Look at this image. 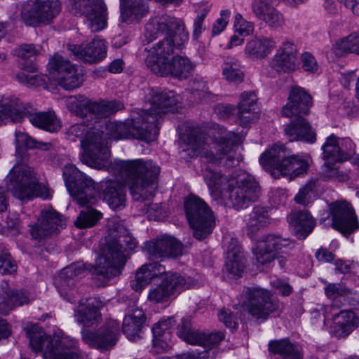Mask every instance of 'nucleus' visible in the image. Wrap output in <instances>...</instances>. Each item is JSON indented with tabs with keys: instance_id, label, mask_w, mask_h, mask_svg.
<instances>
[{
	"instance_id": "1",
	"label": "nucleus",
	"mask_w": 359,
	"mask_h": 359,
	"mask_svg": "<svg viewBox=\"0 0 359 359\" xmlns=\"http://www.w3.org/2000/svg\"><path fill=\"white\" fill-rule=\"evenodd\" d=\"M103 133L98 129L90 128L81 140L84 150L83 162L98 170L110 168L124 179L132 195L137 201L149 200L154 196L156 182L160 168L152 161L142 159H116L109 163L110 156Z\"/></svg>"
},
{
	"instance_id": "2",
	"label": "nucleus",
	"mask_w": 359,
	"mask_h": 359,
	"mask_svg": "<svg viewBox=\"0 0 359 359\" xmlns=\"http://www.w3.org/2000/svg\"><path fill=\"white\" fill-rule=\"evenodd\" d=\"M147 98L150 103L149 110L137 109L132 118L125 122L110 121L106 123L107 135L118 140L135 138L151 142L158 134L159 118L167 112H175L180 107V96L173 91L151 89Z\"/></svg>"
},
{
	"instance_id": "3",
	"label": "nucleus",
	"mask_w": 359,
	"mask_h": 359,
	"mask_svg": "<svg viewBox=\"0 0 359 359\" xmlns=\"http://www.w3.org/2000/svg\"><path fill=\"white\" fill-rule=\"evenodd\" d=\"M15 142L17 163L6 177L8 191L20 200L32 197L50 198L51 194L48 188L38 183L32 168L27 164L29 156L23 146L27 149L48 151L53 148V144L39 142L22 132L15 133Z\"/></svg>"
},
{
	"instance_id": "4",
	"label": "nucleus",
	"mask_w": 359,
	"mask_h": 359,
	"mask_svg": "<svg viewBox=\"0 0 359 359\" xmlns=\"http://www.w3.org/2000/svg\"><path fill=\"white\" fill-rule=\"evenodd\" d=\"M137 243L119 224L109 229L108 235L101 241L100 253L95 266L89 269L94 279L104 285L108 280L119 276L126 262L124 249H134Z\"/></svg>"
},
{
	"instance_id": "5",
	"label": "nucleus",
	"mask_w": 359,
	"mask_h": 359,
	"mask_svg": "<svg viewBox=\"0 0 359 359\" xmlns=\"http://www.w3.org/2000/svg\"><path fill=\"white\" fill-rule=\"evenodd\" d=\"M184 29L182 20L175 17L163 15L151 19L145 25L144 37L148 43L165 34V38L148 50L146 65L154 74L156 67L164 66L174 53V50L180 43L176 42L177 31Z\"/></svg>"
},
{
	"instance_id": "6",
	"label": "nucleus",
	"mask_w": 359,
	"mask_h": 359,
	"mask_svg": "<svg viewBox=\"0 0 359 359\" xmlns=\"http://www.w3.org/2000/svg\"><path fill=\"white\" fill-rule=\"evenodd\" d=\"M62 174L71 196L80 206H86L75 221L76 226L80 229L94 226L102 217L101 212L90 207L97 201L98 192L95 182L72 164L65 166Z\"/></svg>"
},
{
	"instance_id": "7",
	"label": "nucleus",
	"mask_w": 359,
	"mask_h": 359,
	"mask_svg": "<svg viewBox=\"0 0 359 359\" xmlns=\"http://www.w3.org/2000/svg\"><path fill=\"white\" fill-rule=\"evenodd\" d=\"M241 137L229 132L219 140L211 145L207 144L204 133L193 130L187 138L188 155L191 157L201 156L206 159L207 163L223 165L228 168L236 166L240 158L235 152L234 148L241 142Z\"/></svg>"
},
{
	"instance_id": "8",
	"label": "nucleus",
	"mask_w": 359,
	"mask_h": 359,
	"mask_svg": "<svg viewBox=\"0 0 359 359\" xmlns=\"http://www.w3.org/2000/svg\"><path fill=\"white\" fill-rule=\"evenodd\" d=\"M263 168L274 178L288 177L292 180L306 172L309 165L284 145L275 144L259 158Z\"/></svg>"
},
{
	"instance_id": "9",
	"label": "nucleus",
	"mask_w": 359,
	"mask_h": 359,
	"mask_svg": "<svg viewBox=\"0 0 359 359\" xmlns=\"http://www.w3.org/2000/svg\"><path fill=\"white\" fill-rule=\"evenodd\" d=\"M25 330L34 351L38 352L44 348L45 359H79L73 351L77 346L76 339L69 337L60 339H51L36 325H27Z\"/></svg>"
},
{
	"instance_id": "10",
	"label": "nucleus",
	"mask_w": 359,
	"mask_h": 359,
	"mask_svg": "<svg viewBox=\"0 0 359 359\" xmlns=\"http://www.w3.org/2000/svg\"><path fill=\"white\" fill-rule=\"evenodd\" d=\"M66 107L73 114L82 118L90 119L102 118L123 108L120 101L94 102L82 95L65 98Z\"/></svg>"
},
{
	"instance_id": "11",
	"label": "nucleus",
	"mask_w": 359,
	"mask_h": 359,
	"mask_svg": "<svg viewBox=\"0 0 359 359\" xmlns=\"http://www.w3.org/2000/svg\"><path fill=\"white\" fill-rule=\"evenodd\" d=\"M187 218L194 230V236L202 240L210 235L215 226L213 213L201 198L190 195L184 201Z\"/></svg>"
},
{
	"instance_id": "12",
	"label": "nucleus",
	"mask_w": 359,
	"mask_h": 359,
	"mask_svg": "<svg viewBox=\"0 0 359 359\" xmlns=\"http://www.w3.org/2000/svg\"><path fill=\"white\" fill-rule=\"evenodd\" d=\"M243 309L256 320L264 321L278 309V304L273 302L270 293L263 289L248 287L241 296Z\"/></svg>"
},
{
	"instance_id": "13",
	"label": "nucleus",
	"mask_w": 359,
	"mask_h": 359,
	"mask_svg": "<svg viewBox=\"0 0 359 359\" xmlns=\"http://www.w3.org/2000/svg\"><path fill=\"white\" fill-rule=\"evenodd\" d=\"M228 200L236 210L248 208L258 200L260 187L255 178L250 175H243L229 183Z\"/></svg>"
},
{
	"instance_id": "14",
	"label": "nucleus",
	"mask_w": 359,
	"mask_h": 359,
	"mask_svg": "<svg viewBox=\"0 0 359 359\" xmlns=\"http://www.w3.org/2000/svg\"><path fill=\"white\" fill-rule=\"evenodd\" d=\"M61 11L59 0H33L22 4L21 16L26 24H48Z\"/></svg>"
},
{
	"instance_id": "15",
	"label": "nucleus",
	"mask_w": 359,
	"mask_h": 359,
	"mask_svg": "<svg viewBox=\"0 0 359 359\" xmlns=\"http://www.w3.org/2000/svg\"><path fill=\"white\" fill-rule=\"evenodd\" d=\"M69 8L75 15L86 16L93 32H99L107 25V6L102 0H69Z\"/></svg>"
},
{
	"instance_id": "16",
	"label": "nucleus",
	"mask_w": 359,
	"mask_h": 359,
	"mask_svg": "<svg viewBox=\"0 0 359 359\" xmlns=\"http://www.w3.org/2000/svg\"><path fill=\"white\" fill-rule=\"evenodd\" d=\"M81 334L83 341L90 346L108 350L114 346L118 341L119 325L116 320H110L96 332L82 329Z\"/></svg>"
},
{
	"instance_id": "17",
	"label": "nucleus",
	"mask_w": 359,
	"mask_h": 359,
	"mask_svg": "<svg viewBox=\"0 0 359 359\" xmlns=\"http://www.w3.org/2000/svg\"><path fill=\"white\" fill-rule=\"evenodd\" d=\"M294 246V243L290 238L277 234H268L259 241L255 254L259 264H266L277 258L278 252H284Z\"/></svg>"
},
{
	"instance_id": "18",
	"label": "nucleus",
	"mask_w": 359,
	"mask_h": 359,
	"mask_svg": "<svg viewBox=\"0 0 359 359\" xmlns=\"http://www.w3.org/2000/svg\"><path fill=\"white\" fill-rule=\"evenodd\" d=\"M66 226L64 217L53 209L43 210L37 222L32 226L30 233L35 240L41 241L57 233Z\"/></svg>"
},
{
	"instance_id": "19",
	"label": "nucleus",
	"mask_w": 359,
	"mask_h": 359,
	"mask_svg": "<svg viewBox=\"0 0 359 359\" xmlns=\"http://www.w3.org/2000/svg\"><path fill=\"white\" fill-rule=\"evenodd\" d=\"M332 226L343 235L351 234L359 226L353 209L346 201H335L330 205Z\"/></svg>"
},
{
	"instance_id": "20",
	"label": "nucleus",
	"mask_w": 359,
	"mask_h": 359,
	"mask_svg": "<svg viewBox=\"0 0 359 359\" xmlns=\"http://www.w3.org/2000/svg\"><path fill=\"white\" fill-rule=\"evenodd\" d=\"M178 335L189 344L199 345L208 350L217 346L224 339L222 332L205 333L192 329L187 320H183L179 325Z\"/></svg>"
},
{
	"instance_id": "21",
	"label": "nucleus",
	"mask_w": 359,
	"mask_h": 359,
	"mask_svg": "<svg viewBox=\"0 0 359 359\" xmlns=\"http://www.w3.org/2000/svg\"><path fill=\"white\" fill-rule=\"evenodd\" d=\"M146 251L155 258L177 257L182 255V243L171 236H164L144 245Z\"/></svg>"
},
{
	"instance_id": "22",
	"label": "nucleus",
	"mask_w": 359,
	"mask_h": 359,
	"mask_svg": "<svg viewBox=\"0 0 359 359\" xmlns=\"http://www.w3.org/2000/svg\"><path fill=\"white\" fill-rule=\"evenodd\" d=\"M311 106V96L304 88L294 86L290 91L287 103L282 109V114L286 117L308 114Z\"/></svg>"
},
{
	"instance_id": "23",
	"label": "nucleus",
	"mask_w": 359,
	"mask_h": 359,
	"mask_svg": "<svg viewBox=\"0 0 359 359\" xmlns=\"http://www.w3.org/2000/svg\"><path fill=\"white\" fill-rule=\"evenodd\" d=\"M297 53V46L292 41H284L271 60V67L279 73L293 72L296 67Z\"/></svg>"
},
{
	"instance_id": "24",
	"label": "nucleus",
	"mask_w": 359,
	"mask_h": 359,
	"mask_svg": "<svg viewBox=\"0 0 359 359\" xmlns=\"http://www.w3.org/2000/svg\"><path fill=\"white\" fill-rule=\"evenodd\" d=\"M85 265L81 262L74 263L64 268L55 280V285L60 295L70 300L75 285V278L85 272Z\"/></svg>"
},
{
	"instance_id": "25",
	"label": "nucleus",
	"mask_w": 359,
	"mask_h": 359,
	"mask_svg": "<svg viewBox=\"0 0 359 359\" xmlns=\"http://www.w3.org/2000/svg\"><path fill=\"white\" fill-rule=\"evenodd\" d=\"M69 50L81 60L89 63L100 62L107 55L106 42L100 39H94L84 47L82 46L69 45Z\"/></svg>"
},
{
	"instance_id": "26",
	"label": "nucleus",
	"mask_w": 359,
	"mask_h": 359,
	"mask_svg": "<svg viewBox=\"0 0 359 359\" xmlns=\"http://www.w3.org/2000/svg\"><path fill=\"white\" fill-rule=\"evenodd\" d=\"M293 119L285 127V134L290 141H305L313 143L316 141V133L310 123L301 114L293 116Z\"/></svg>"
},
{
	"instance_id": "27",
	"label": "nucleus",
	"mask_w": 359,
	"mask_h": 359,
	"mask_svg": "<svg viewBox=\"0 0 359 359\" xmlns=\"http://www.w3.org/2000/svg\"><path fill=\"white\" fill-rule=\"evenodd\" d=\"M226 261L225 270L233 278L241 276L245 266V258L241 247L235 238H231L226 246Z\"/></svg>"
},
{
	"instance_id": "28",
	"label": "nucleus",
	"mask_w": 359,
	"mask_h": 359,
	"mask_svg": "<svg viewBox=\"0 0 359 359\" xmlns=\"http://www.w3.org/2000/svg\"><path fill=\"white\" fill-rule=\"evenodd\" d=\"M103 200L113 210L121 209L126 205V192L123 183L118 180H107L101 182Z\"/></svg>"
},
{
	"instance_id": "29",
	"label": "nucleus",
	"mask_w": 359,
	"mask_h": 359,
	"mask_svg": "<svg viewBox=\"0 0 359 359\" xmlns=\"http://www.w3.org/2000/svg\"><path fill=\"white\" fill-rule=\"evenodd\" d=\"M194 68V65L188 57L176 55L162 66L161 68L156 67L155 74L161 76H172L180 79H187Z\"/></svg>"
},
{
	"instance_id": "30",
	"label": "nucleus",
	"mask_w": 359,
	"mask_h": 359,
	"mask_svg": "<svg viewBox=\"0 0 359 359\" xmlns=\"http://www.w3.org/2000/svg\"><path fill=\"white\" fill-rule=\"evenodd\" d=\"M276 46L273 37L255 36L250 39L245 48V54L252 60H262L268 57Z\"/></svg>"
},
{
	"instance_id": "31",
	"label": "nucleus",
	"mask_w": 359,
	"mask_h": 359,
	"mask_svg": "<svg viewBox=\"0 0 359 359\" xmlns=\"http://www.w3.org/2000/svg\"><path fill=\"white\" fill-rule=\"evenodd\" d=\"M287 221L292 233L299 239H305L315 226L313 218L306 210L292 212Z\"/></svg>"
},
{
	"instance_id": "32",
	"label": "nucleus",
	"mask_w": 359,
	"mask_h": 359,
	"mask_svg": "<svg viewBox=\"0 0 359 359\" xmlns=\"http://www.w3.org/2000/svg\"><path fill=\"white\" fill-rule=\"evenodd\" d=\"M148 12V0H121V19L123 22L138 23Z\"/></svg>"
},
{
	"instance_id": "33",
	"label": "nucleus",
	"mask_w": 359,
	"mask_h": 359,
	"mask_svg": "<svg viewBox=\"0 0 359 359\" xmlns=\"http://www.w3.org/2000/svg\"><path fill=\"white\" fill-rule=\"evenodd\" d=\"M74 316L75 320L83 325L82 329H88L90 327L97 325L101 319L99 308L91 299L80 302L74 309Z\"/></svg>"
},
{
	"instance_id": "34",
	"label": "nucleus",
	"mask_w": 359,
	"mask_h": 359,
	"mask_svg": "<svg viewBox=\"0 0 359 359\" xmlns=\"http://www.w3.org/2000/svg\"><path fill=\"white\" fill-rule=\"evenodd\" d=\"M165 273V268L158 263L142 265L136 272L135 278L131 281V287L140 291L156 278Z\"/></svg>"
},
{
	"instance_id": "35",
	"label": "nucleus",
	"mask_w": 359,
	"mask_h": 359,
	"mask_svg": "<svg viewBox=\"0 0 359 359\" xmlns=\"http://www.w3.org/2000/svg\"><path fill=\"white\" fill-rule=\"evenodd\" d=\"M27 111L18 98L0 97V120L21 122Z\"/></svg>"
},
{
	"instance_id": "36",
	"label": "nucleus",
	"mask_w": 359,
	"mask_h": 359,
	"mask_svg": "<svg viewBox=\"0 0 359 359\" xmlns=\"http://www.w3.org/2000/svg\"><path fill=\"white\" fill-rule=\"evenodd\" d=\"M203 172L212 197L215 200L219 198L223 191L229 189V183L231 180L214 170L208 165L204 166Z\"/></svg>"
},
{
	"instance_id": "37",
	"label": "nucleus",
	"mask_w": 359,
	"mask_h": 359,
	"mask_svg": "<svg viewBox=\"0 0 359 359\" xmlns=\"http://www.w3.org/2000/svg\"><path fill=\"white\" fill-rule=\"evenodd\" d=\"M3 301L0 302V313L7 314L11 310L23 304H29V294L25 290H17L6 286L1 293Z\"/></svg>"
},
{
	"instance_id": "38",
	"label": "nucleus",
	"mask_w": 359,
	"mask_h": 359,
	"mask_svg": "<svg viewBox=\"0 0 359 359\" xmlns=\"http://www.w3.org/2000/svg\"><path fill=\"white\" fill-rule=\"evenodd\" d=\"M145 315L141 309L136 308L126 315L123 322V332L130 340L139 338V334L145 323Z\"/></svg>"
},
{
	"instance_id": "39",
	"label": "nucleus",
	"mask_w": 359,
	"mask_h": 359,
	"mask_svg": "<svg viewBox=\"0 0 359 359\" xmlns=\"http://www.w3.org/2000/svg\"><path fill=\"white\" fill-rule=\"evenodd\" d=\"M269 350L273 353L271 359H302L303 355L297 346L288 339L271 341Z\"/></svg>"
},
{
	"instance_id": "40",
	"label": "nucleus",
	"mask_w": 359,
	"mask_h": 359,
	"mask_svg": "<svg viewBox=\"0 0 359 359\" xmlns=\"http://www.w3.org/2000/svg\"><path fill=\"white\" fill-rule=\"evenodd\" d=\"M334 332L336 337L347 336L359 326V318L351 311H342L334 318Z\"/></svg>"
},
{
	"instance_id": "41",
	"label": "nucleus",
	"mask_w": 359,
	"mask_h": 359,
	"mask_svg": "<svg viewBox=\"0 0 359 359\" xmlns=\"http://www.w3.org/2000/svg\"><path fill=\"white\" fill-rule=\"evenodd\" d=\"M160 278L171 296L175 292L190 288L194 284V280L190 277L185 278L177 273L170 271H165V273L160 276Z\"/></svg>"
},
{
	"instance_id": "42",
	"label": "nucleus",
	"mask_w": 359,
	"mask_h": 359,
	"mask_svg": "<svg viewBox=\"0 0 359 359\" xmlns=\"http://www.w3.org/2000/svg\"><path fill=\"white\" fill-rule=\"evenodd\" d=\"M269 223V217L266 208L255 206L249 215L246 224L247 234L252 238L262 228Z\"/></svg>"
},
{
	"instance_id": "43",
	"label": "nucleus",
	"mask_w": 359,
	"mask_h": 359,
	"mask_svg": "<svg viewBox=\"0 0 359 359\" xmlns=\"http://www.w3.org/2000/svg\"><path fill=\"white\" fill-rule=\"evenodd\" d=\"M29 121L35 126L49 132H56L60 128V123L53 111L39 112L31 114Z\"/></svg>"
},
{
	"instance_id": "44",
	"label": "nucleus",
	"mask_w": 359,
	"mask_h": 359,
	"mask_svg": "<svg viewBox=\"0 0 359 359\" xmlns=\"http://www.w3.org/2000/svg\"><path fill=\"white\" fill-rule=\"evenodd\" d=\"M333 50L337 56L349 53L359 55V32L352 33L337 41L333 47Z\"/></svg>"
},
{
	"instance_id": "45",
	"label": "nucleus",
	"mask_w": 359,
	"mask_h": 359,
	"mask_svg": "<svg viewBox=\"0 0 359 359\" xmlns=\"http://www.w3.org/2000/svg\"><path fill=\"white\" fill-rule=\"evenodd\" d=\"M48 67L50 73L56 80L70 71L71 69L76 67L75 65L72 64L67 59L64 58L58 54H55L50 59Z\"/></svg>"
},
{
	"instance_id": "46",
	"label": "nucleus",
	"mask_w": 359,
	"mask_h": 359,
	"mask_svg": "<svg viewBox=\"0 0 359 359\" xmlns=\"http://www.w3.org/2000/svg\"><path fill=\"white\" fill-rule=\"evenodd\" d=\"M339 139L334 135H331L327 139L322 147L323 158L327 162H340V148Z\"/></svg>"
},
{
	"instance_id": "47",
	"label": "nucleus",
	"mask_w": 359,
	"mask_h": 359,
	"mask_svg": "<svg viewBox=\"0 0 359 359\" xmlns=\"http://www.w3.org/2000/svg\"><path fill=\"white\" fill-rule=\"evenodd\" d=\"M337 162L325 161L322 167L321 177L325 180L345 182L348 180V174L340 167L336 166Z\"/></svg>"
},
{
	"instance_id": "48",
	"label": "nucleus",
	"mask_w": 359,
	"mask_h": 359,
	"mask_svg": "<svg viewBox=\"0 0 359 359\" xmlns=\"http://www.w3.org/2000/svg\"><path fill=\"white\" fill-rule=\"evenodd\" d=\"M57 82L64 89L71 90L79 87L83 83V79L75 67L58 78Z\"/></svg>"
},
{
	"instance_id": "49",
	"label": "nucleus",
	"mask_w": 359,
	"mask_h": 359,
	"mask_svg": "<svg viewBox=\"0 0 359 359\" xmlns=\"http://www.w3.org/2000/svg\"><path fill=\"white\" fill-rule=\"evenodd\" d=\"M318 180H310L299 190L294 196V201L298 204L306 205L309 204L312 196L316 191Z\"/></svg>"
},
{
	"instance_id": "50",
	"label": "nucleus",
	"mask_w": 359,
	"mask_h": 359,
	"mask_svg": "<svg viewBox=\"0 0 359 359\" xmlns=\"http://www.w3.org/2000/svg\"><path fill=\"white\" fill-rule=\"evenodd\" d=\"M0 272L1 273H12L17 270V265L13 260L8 251L0 245Z\"/></svg>"
},
{
	"instance_id": "51",
	"label": "nucleus",
	"mask_w": 359,
	"mask_h": 359,
	"mask_svg": "<svg viewBox=\"0 0 359 359\" xmlns=\"http://www.w3.org/2000/svg\"><path fill=\"white\" fill-rule=\"evenodd\" d=\"M170 297L166 287L161 283L149 290L147 298L149 301L154 303H161L167 302Z\"/></svg>"
},
{
	"instance_id": "52",
	"label": "nucleus",
	"mask_w": 359,
	"mask_h": 359,
	"mask_svg": "<svg viewBox=\"0 0 359 359\" xmlns=\"http://www.w3.org/2000/svg\"><path fill=\"white\" fill-rule=\"evenodd\" d=\"M41 48L39 46L33 44H22L14 50V54L22 60H26L40 55L41 53Z\"/></svg>"
},
{
	"instance_id": "53",
	"label": "nucleus",
	"mask_w": 359,
	"mask_h": 359,
	"mask_svg": "<svg viewBox=\"0 0 359 359\" xmlns=\"http://www.w3.org/2000/svg\"><path fill=\"white\" fill-rule=\"evenodd\" d=\"M326 296L332 301L350 293L348 289L341 284L329 283L325 288Z\"/></svg>"
},
{
	"instance_id": "54",
	"label": "nucleus",
	"mask_w": 359,
	"mask_h": 359,
	"mask_svg": "<svg viewBox=\"0 0 359 359\" xmlns=\"http://www.w3.org/2000/svg\"><path fill=\"white\" fill-rule=\"evenodd\" d=\"M223 75L225 79L231 82H241L243 79V72L237 67L236 63H226L223 68Z\"/></svg>"
},
{
	"instance_id": "55",
	"label": "nucleus",
	"mask_w": 359,
	"mask_h": 359,
	"mask_svg": "<svg viewBox=\"0 0 359 359\" xmlns=\"http://www.w3.org/2000/svg\"><path fill=\"white\" fill-rule=\"evenodd\" d=\"M234 27L236 32L243 36L251 34L254 31L253 23L243 19L241 14H237L235 17Z\"/></svg>"
},
{
	"instance_id": "56",
	"label": "nucleus",
	"mask_w": 359,
	"mask_h": 359,
	"mask_svg": "<svg viewBox=\"0 0 359 359\" xmlns=\"http://www.w3.org/2000/svg\"><path fill=\"white\" fill-rule=\"evenodd\" d=\"M340 148V162L348 160L355 155V144L350 138L339 140Z\"/></svg>"
},
{
	"instance_id": "57",
	"label": "nucleus",
	"mask_w": 359,
	"mask_h": 359,
	"mask_svg": "<svg viewBox=\"0 0 359 359\" xmlns=\"http://www.w3.org/2000/svg\"><path fill=\"white\" fill-rule=\"evenodd\" d=\"M252 8L256 17L262 20L265 18V15L271 13L274 7L271 6L268 1L255 0L252 3Z\"/></svg>"
},
{
	"instance_id": "58",
	"label": "nucleus",
	"mask_w": 359,
	"mask_h": 359,
	"mask_svg": "<svg viewBox=\"0 0 359 359\" xmlns=\"http://www.w3.org/2000/svg\"><path fill=\"white\" fill-rule=\"evenodd\" d=\"M144 207L147 217L150 220H161L167 216L165 209L161 204H145Z\"/></svg>"
},
{
	"instance_id": "59",
	"label": "nucleus",
	"mask_w": 359,
	"mask_h": 359,
	"mask_svg": "<svg viewBox=\"0 0 359 359\" xmlns=\"http://www.w3.org/2000/svg\"><path fill=\"white\" fill-rule=\"evenodd\" d=\"M262 21L271 28L277 29L283 25L284 18L280 12L274 8L271 13L265 15Z\"/></svg>"
},
{
	"instance_id": "60",
	"label": "nucleus",
	"mask_w": 359,
	"mask_h": 359,
	"mask_svg": "<svg viewBox=\"0 0 359 359\" xmlns=\"http://www.w3.org/2000/svg\"><path fill=\"white\" fill-rule=\"evenodd\" d=\"M257 95L254 91L244 92L241 95L238 109H256Z\"/></svg>"
},
{
	"instance_id": "61",
	"label": "nucleus",
	"mask_w": 359,
	"mask_h": 359,
	"mask_svg": "<svg viewBox=\"0 0 359 359\" xmlns=\"http://www.w3.org/2000/svg\"><path fill=\"white\" fill-rule=\"evenodd\" d=\"M90 130V129L84 124H75L69 128L67 135L72 140H75L76 137L79 138L81 142V140L85 138V135Z\"/></svg>"
},
{
	"instance_id": "62",
	"label": "nucleus",
	"mask_w": 359,
	"mask_h": 359,
	"mask_svg": "<svg viewBox=\"0 0 359 359\" xmlns=\"http://www.w3.org/2000/svg\"><path fill=\"white\" fill-rule=\"evenodd\" d=\"M218 318L226 327L230 329H236L238 327L236 318L233 316L230 310L222 309L219 311Z\"/></svg>"
},
{
	"instance_id": "63",
	"label": "nucleus",
	"mask_w": 359,
	"mask_h": 359,
	"mask_svg": "<svg viewBox=\"0 0 359 359\" xmlns=\"http://www.w3.org/2000/svg\"><path fill=\"white\" fill-rule=\"evenodd\" d=\"M207 8H203L201 13L196 16L194 22L193 37L197 39L204 30L203 21L208 13Z\"/></svg>"
},
{
	"instance_id": "64",
	"label": "nucleus",
	"mask_w": 359,
	"mask_h": 359,
	"mask_svg": "<svg viewBox=\"0 0 359 359\" xmlns=\"http://www.w3.org/2000/svg\"><path fill=\"white\" fill-rule=\"evenodd\" d=\"M256 109H238V118L241 125L247 126L258 118V114L255 111Z\"/></svg>"
}]
</instances>
